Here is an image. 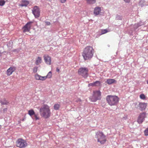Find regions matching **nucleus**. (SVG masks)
I'll list each match as a JSON object with an SVG mask.
<instances>
[{
    "instance_id": "nucleus-1",
    "label": "nucleus",
    "mask_w": 148,
    "mask_h": 148,
    "mask_svg": "<svg viewBox=\"0 0 148 148\" xmlns=\"http://www.w3.org/2000/svg\"><path fill=\"white\" fill-rule=\"evenodd\" d=\"M94 52L92 47L90 46L86 47L83 52L82 56L85 60H90L92 57Z\"/></svg>"
},
{
    "instance_id": "nucleus-2",
    "label": "nucleus",
    "mask_w": 148,
    "mask_h": 148,
    "mask_svg": "<svg viewBox=\"0 0 148 148\" xmlns=\"http://www.w3.org/2000/svg\"><path fill=\"white\" fill-rule=\"evenodd\" d=\"M40 112L41 116L45 119L48 118L50 116L49 107L47 105H44L40 108Z\"/></svg>"
},
{
    "instance_id": "nucleus-3",
    "label": "nucleus",
    "mask_w": 148,
    "mask_h": 148,
    "mask_svg": "<svg viewBox=\"0 0 148 148\" xmlns=\"http://www.w3.org/2000/svg\"><path fill=\"white\" fill-rule=\"evenodd\" d=\"M106 99L108 104L111 106L116 105L119 101V98L116 96L108 95Z\"/></svg>"
},
{
    "instance_id": "nucleus-4",
    "label": "nucleus",
    "mask_w": 148,
    "mask_h": 148,
    "mask_svg": "<svg viewBox=\"0 0 148 148\" xmlns=\"http://www.w3.org/2000/svg\"><path fill=\"white\" fill-rule=\"evenodd\" d=\"M95 138L97 139V141L101 144H104L106 141V136L103 132L99 131L96 133Z\"/></svg>"
},
{
    "instance_id": "nucleus-5",
    "label": "nucleus",
    "mask_w": 148,
    "mask_h": 148,
    "mask_svg": "<svg viewBox=\"0 0 148 148\" xmlns=\"http://www.w3.org/2000/svg\"><path fill=\"white\" fill-rule=\"evenodd\" d=\"M101 98V92L99 90H96L93 92V95L90 98L92 102H95L97 100H100Z\"/></svg>"
},
{
    "instance_id": "nucleus-6",
    "label": "nucleus",
    "mask_w": 148,
    "mask_h": 148,
    "mask_svg": "<svg viewBox=\"0 0 148 148\" xmlns=\"http://www.w3.org/2000/svg\"><path fill=\"white\" fill-rule=\"evenodd\" d=\"M88 68L82 67L79 68L78 71V73L79 75L82 76L84 78H86L88 76Z\"/></svg>"
},
{
    "instance_id": "nucleus-7",
    "label": "nucleus",
    "mask_w": 148,
    "mask_h": 148,
    "mask_svg": "<svg viewBox=\"0 0 148 148\" xmlns=\"http://www.w3.org/2000/svg\"><path fill=\"white\" fill-rule=\"evenodd\" d=\"M16 145L17 147L22 148L25 147L27 145V144L25 140L22 138H19L16 141Z\"/></svg>"
},
{
    "instance_id": "nucleus-8",
    "label": "nucleus",
    "mask_w": 148,
    "mask_h": 148,
    "mask_svg": "<svg viewBox=\"0 0 148 148\" xmlns=\"http://www.w3.org/2000/svg\"><path fill=\"white\" fill-rule=\"evenodd\" d=\"M32 12L35 18H38L39 17L40 11L39 9L38 6H34L32 10Z\"/></svg>"
},
{
    "instance_id": "nucleus-9",
    "label": "nucleus",
    "mask_w": 148,
    "mask_h": 148,
    "mask_svg": "<svg viewBox=\"0 0 148 148\" xmlns=\"http://www.w3.org/2000/svg\"><path fill=\"white\" fill-rule=\"evenodd\" d=\"M33 22L32 21H30L27 23L23 28V32H29L32 26Z\"/></svg>"
},
{
    "instance_id": "nucleus-10",
    "label": "nucleus",
    "mask_w": 148,
    "mask_h": 148,
    "mask_svg": "<svg viewBox=\"0 0 148 148\" xmlns=\"http://www.w3.org/2000/svg\"><path fill=\"white\" fill-rule=\"evenodd\" d=\"M146 117V114L145 112L141 113L138 116L137 122L139 123L140 124L143 121L145 118Z\"/></svg>"
},
{
    "instance_id": "nucleus-11",
    "label": "nucleus",
    "mask_w": 148,
    "mask_h": 148,
    "mask_svg": "<svg viewBox=\"0 0 148 148\" xmlns=\"http://www.w3.org/2000/svg\"><path fill=\"white\" fill-rule=\"evenodd\" d=\"M44 60L45 62L47 64L50 65L51 64V57L47 55H45L44 56Z\"/></svg>"
},
{
    "instance_id": "nucleus-12",
    "label": "nucleus",
    "mask_w": 148,
    "mask_h": 148,
    "mask_svg": "<svg viewBox=\"0 0 148 148\" xmlns=\"http://www.w3.org/2000/svg\"><path fill=\"white\" fill-rule=\"evenodd\" d=\"M147 106L146 103H140L139 104V109L142 111L144 110L146 108Z\"/></svg>"
},
{
    "instance_id": "nucleus-13",
    "label": "nucleus",
    "mask_w": 148,
    "mask_h": 148,
    "mask_svg": "<svg viewBox=\"0 0 148 148\" xmlns=\"http://www.w3.org/2000/svg\"><path fill=\"white\" fill-rule=\"evenodd\" d=\"M28 114L31 116H32L33 115H34V119L36 120H37L39 119V118L37 116V115L35 114V112L33 110H30L28 111Z\"/></svg>"
},
{
    "instance_id": "nucleus-14",
    "label": "nucleus",
    "mask_w": 148,
    "mask_h": 148,
    "mask_svg": "<svg viewBox=\"0 0 148 148\" xmlns=\"http://www.w3.org/2000/svg\"><path fill=\"white\" fill-rule=\"evenodd\" d=\"M35 78L36 80H44L46 79V77L41 76L40 75L36 74L35 75Z\"/></svg>"
},
{
    "instance_id": "nucleus-15",
    "label": "nucleus",
    "mask_w": 148,
    "mask_h": 148,
    "mask_svg": "<svg viewBox=\"0 0 148 148\" xmlns=\"http://www.w3.org/2000/svg\"><path fill=\"white\" fill-rule=\"evenodd\" d=\"M15 70L14 68L10 67L7 71V74L8 75H11Z\"/></svg>"
},
{
    "instance_id": "nucleus-16",
    "label": "nucleus",
    "mask_w": 148,
    "mask_h": 148,
    "mask_svg": "<svg viewBox=\"0 0 148 148\" xmlns=\"http://www.w3.org/2000/svg\"><path fill=\"white\" fill-rule=\"evenodd\" d=\"M101 11V10L100 8L99 7H96L94 9V13L96 15H97L99 14Z\"/></svg>"
},
{
    "instance_id": "nucleus-17",
    "label": "nucleus",
    "mask_w": 148,
    "mask_h": 148,
    "mask_svg": "<svg viewBox=\"0 0 148 148\" xmlns=\"http://www.w3.org/2000/svg\"><path fill=\"white\" fill-rule=\"evenodd\" d=\"M116 81L114 79H107L106 83L109 84H111L115 83Z\"/></svg>"
},
{
    "instance_id": "nucleus-18",
    "label": "nucleus",
    "mask_w": 148,
    "mask_h": 148,
    "mask_svg": "<svg viewBox=\"0 0 148 148\" xmlns=\"http://www.w3.org/2000/svg\"><path fill=\"white\" fill-rule=\"evenodd\" d=\"M29 2L28 1L25 0H23L21 4V6H26L29 4Z\"/></svg>"
},
{
    "instance_id": "nucleus-19",
    "label": "nucleus",
    "mask_w": 148,
    "mask_h": 148,
    "mask_svg": "<svg viewBox=\"0 0 148 148\" xmlns=\"http://www.w3.org/2000/svg\"><path fill=\"white\" fill-rule=\"evenodd\" d=\"M42 62V58L41 57H38L36 61V64L38 65L39 64L41 63Z\"/></svg>"
},
{
    "instance_id": "nucleus-20",
    "label": "nucleus",
    "mask_w": 148,
    "mask_h": 148,
    "mask_svg": "<svg viewBox=\"0 0 148 148\" xmlns=\"http://www.w3.org/2000/svg\"><path fill=\"white\" fill-rule=\"evenodd\" d=\"M143 25L141 22H140L137 24H135L134 26V28L135 30L138 27L141 26Z\"/></svg>"
},
{
    "instance_id": "nucleus-21",
    "label": "nucleus",
    "mask_w": 148,
    "mask_h": 148,
    "mask_svg": "<svg viewBox=\"0 0 148 148\" xmlns=\"http://www.w3.org/2000/svg\"><path fill=\"white\" fill-rule=\"evenodd\" d=\"M0 103L2 105H7L9 103V102L5 99H4L3 100H1Z\"/></svg>"
},
{
    "instance_id": "nucleus-22",
    "label": "nucleus",
    "mask_w": 148,
    "mask_h": 148,
    "mask_svg": "<svg viewBox=\"0 0 148 148\" xmlns=\"http://www.w3.org/2000/svg\"><path fill=\"white\" fill-rule=\"evenodd\" d=\"M87 3L89 4H93L95 3L96 0H86Z\"/></svg>"
},
{
    "instance_id": "nucleus-23",
    "label": "nucleus",
    "mask_w": 148,
    "mask_h": 148,
    "mask_svg": "<svg viewBox=\"0 0 148 148\" xmlns=\"http://www.w3.org/2000/svg\"><path fill=\"white\" fill-rule=\"evenodd\" d=\"M60 106L59 104H56L54 105V109L55 110H58L60 108Z\"/></svg>"
},
{
    "instance_id": "nucleus-24",
    "label": "nucleus",
    "mask_w": 148,
    "mask_h": 148,
    "mask_svg": "<svg viewBox=\"0 0 148 148\" xmlns=\"http://www.w3.org/2000/svg\"><path fill=\"white\" fill-rule=\"evenodd\" d=\"M95 86H98L100 85V82L99 81H96L94 82Z\"/></svg>"
},
{
    "instance_id": "nucleus-25",
    "label": "nucleus",
    "mask_w": 148,
    "mask_h": 148,
    "mask_svg": "<svg viewBox=\"0 0 148 148\" xmlns=\"http://www.w3.org/2000/svg\"><path fill=\"white\" fill-rule=\"evenodd\" d=\"M122 17L121 16L117 15H116V19L117 20H122Z\"/></svg>"
},
{
    "instance_id": "nucleus-26",
    "label": "nucleus",
    "mask_w": 148,
    "mask_h": 148,
    "mask_svg": "<svg viewBox=\"0 0 148 148\" xmlns=\"http://www.w3.org/2000/svg\"><path fill=\"white\" fill-rule=\"evenodd\" d=\"M144 135L145 136H148V127L144 131Z\"/></svg>"
},
{
    "instance_id": "nucleus-27",
    "label": "nucleus",
    "mask_w": 148,
    "mask_h": 148,
    "mask_svg": "<svg viewBox=\"0 0 148 148\" xmlns=\"http://www.w3.org/2000/svg\"><path fill=\"white\" fill-rule=\"evenodd\" d=\"M52 75V73L51 71H50L49 72L47 75L45 77H46V78H50Z\"/></svg>"
},
{
    "instance_id": "nucleus-28",
    "label": "nucleus",
    "mask_w": 148,
    "mask_h": 148,
    "mask_svg": "<svg viewBox=\"0 0 148 148\" xmlns=\"http://www.w3.org/2000/svg\"><path fill=\"white\" fill-rule=\"evenodd\" d=\"M140 97L141 99H144L145 98V96L143 94H141L140 96Z\"/></svg>"
},
{
    "instance_id": "nucleus-29",
    "label": "nucleus",
    "mask_w": 148,
    "mask_h": 148,
    "mask_svg": "<svg viewBox=\"0 0 148 148\" xmlns=\"http://www.w3.org/2000/svg\"><path fill=\"white\" fill-rule=\"evenodd\" d=\"M5 3V2L4 1H0V6H2Z\"/></svg>"
},
{
    "instance_id": "nucleus-30",
    "label": "nucleus",
    "mask_w": 148,
    "mask_h": 148,
    "mask_svg": "<svg viewBox=\"0 0 148 148\" xmlns=\"http://www.w3.org/2000/svg\"><path fill=\"white\" fill-rule=\"evenodd\" d=\"M19 50L18 49H14L12 50L13 52H15L16 53H17L18 52Z\"/></svg>"
},
{
    "instance_id": "nucleus-31",
    "label": "nucleus",
    "mask_w": 148,
    "mask_h": 148,
    "mask_svg": "<svg viewBox=\"0 0 148 148\" xmlns=\"http://www.w3.org/2000/svg\"><path fill=\"white\" fill-rule=\"evenodd\" d=\"M89 86H95L94 83L93 82L92 83H90L88 84Z\"/></svg>"
},
{
    "instance_id": "nucleus-32",
    "label": "nucleus",
    "mask_w": 148,
    "mask_h": 148,
    "mask_svg": "<svg viewBox=\"0 0 148 148\" xmlns=\"http://www.w3.org/2000/svg\"><path fill=\"white\" fill-rule=\"evenodd\" d=\"M107 32V30L106 29H104L103 30H102V34H104L106 33Z\"/></svg>"
},
{
    "instance_id": "nucleus-33",
    "label": "nucleus",
    "mask_w": 148,
    "mask_h": 148,
    "mask_svg": "<svg viewBox=\"0 0 148 148\" xmlns=\"http://www.w3.org/2000/svg\"><path fill=\"white\" fill-rule=\"evenodd\" d=\"M37 69H38L37 67H35L34 68V69H33L34 72L35 73H36L37 71Z\"/></svg>"
},
{
    "instance_id": "nucleus-34",
    "label": "nucleus",
    "mask_w": 148,
    "mask_h": 148,
    "mask_svg": "<svg viewBox=\"0 0 148 148\" xmlns=\"http://www.w3.org/2000/svg\"><path fill=\"white\" fill-rule=\"evenodd\" d=\"M45 24L47 25H50V22H48V21H46L45 22Z\"/></svg>"
},
{
    "instance_id": "nucleus-35",
    "label": "nucleus",
    "mask_w": 148,
    "mask_h": 148,
    "mask_svg": "<svg viewBox=\"0 0 148 148\" xmlns=\"http://www.w3.org/2000/svg\"><path fill=\"white\" fill-rule=\"evenodd\" d=\"M60 2H61L62 3H65L66 0H60Z\"/></svg>"
},
{
    "instance_id": "nucleus-36",
    "label": "nucleus",
    "mask_w": 148,
    "mask_h": 148,
    "mask_svg": "<svg viewBox=\"0 0 148 148\" xmlns=\"http://www.w3.org/2000/svg\"><path fill=\"white\" fill-rule=\"evenodd\" d=\"M130 0H124V1L128 3L130 1Z\"/></svg>"
},
{
    "instance_id": "nucleus-37",
    "label": "nucleus",
    "mask_w": 148,
    "mask_h": 148,
    "mask_svg": "<svg viewBox=\"0 0 148 148\" xmlns=\"http://www.w3.org/2000/svg\"><path fill=\"white\" fill-rule=\"evenodd\" d=\"M56 71L58 72H59L60 71V69L57 68L56 69Z\"/></svg>"
},
{
    "instance_id": "nucleus-38",
    "label": "nucleus",
    "mask_w": 148,
    "mask_h": 148,
    "mask_svg": "<svg viewBox=\"0 0 148 148\" xmlns=\"http://www.w3.org/2000/svg\"><path fill=\"white\" fill-rule=\"evenodd\" d=\"M7 110V108H4L3 109V110H4V111H6Z\"/></svg>"
},
{
    "instance_id": "nucleus-39",
    "label": "nucleus",
    "mask_w": 148,
    "mask_h": 148,
    "mask_svg": "<svg viewBox=\"0 0 148 148\" xmlns=\"http://www.w3.org/2000/svg\"><path fill=\"white\" fill-rule=\"evenodd\" d=\"M1 125H0V129H1Z\"/></svg>"
},
{
    "instance_id": "nucleus-40",
    "label": "nucleus",
    "mask_w": 148,
    "mask_h": 148,
    "mask_svg": "<svg viewBox=\"0 0 148 148\" xmlns=\"http://www.w3.org/2000/svg\"><path fill=\"white\" fill-rule=\"evenodd\" d=\"M108 47H110V45H108Z\"/></svg>"
},
{
    "instance_id": "nucleus-41",
    "label": "nucleus",
    "mask_w": 148,
    "mask_h": 148,
    "mask_svg": "<svg viewBox=\"0 0 148 148\" xmlns=\"http://www.w3.org/2000/svg\"><path fill=\"white\" fill-rule=\"evenodd\" d=\"M147 83L148 84V80L147 81Z\"/></svg>"
},
{
    "instance_id": "nucleus-42",
    "label": "nucleus",
    "mask_w": 148,
    "mask_h": 148,
    "mask_svg": "<svg viewBox=\"0 0 148 148\" xmlns=\"http://www.w3.org/2000/svg\"><path fill=\"white\" fill-rule=\"evenodd\" d=\"M24 119H23V121H24Z\"/></svg>"
}]
</instances>
